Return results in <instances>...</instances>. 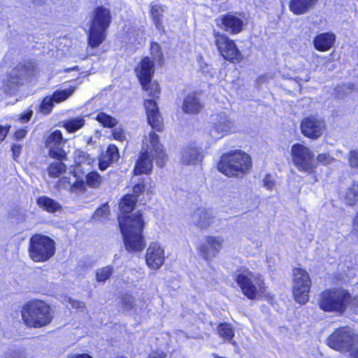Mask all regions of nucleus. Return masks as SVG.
Listing matches in <instances>:
<instances>
[{
  "mask_svg": "<svg viewBox=\"0 0 358 358\" xmlns=\"http://www.w3.org/2000/svg\"><path fill=\"white\" fill-rule=\"evenodd\" d=\"M136 201L133 195H124L120 202V210L123 215H119L118 222L123 237L124 244L129 252H141L145 247L143 236L145 222L143 215L137 211L130 213L134 208Z\"/></svg>",
  "mask_w": 358,
  "mask_h": 358,
  "instance_id": "f257e3e1",
  "label": "nucleus"
},
{
  "mask_svg": "<svg viewBox=\"0 0 358 358\" xmlns=\"http://www.w3.org/2000/svg\"><path fill=\"white\" fill-rule=\"evenodd\" d=\"M156 159L157 165L164 166L166 155L159 141V136L150 132L145 137L140 156L134 169V175L150 174L152 169V161Z\"/></svg>",
  "mask_w": 358,
  "mask_h": 358,
  "instance_id": "f03ea898",
  "label": "nucleus"
},
{
  "mask_svg": "<svg viewBox=\"0 0 358 358\" xmlns=\"http://www.w3.org/2000/svg\"><path fill=\"white\" fill-rule=\"evenodd\" d=\"M111 21L112 15L108 8L100 6L93 10L87 34L88 45L91 48L99 46L106 40Z\"/></svg>",
  "mask_w": 358,
  "mask_h": 358,
  "instance_id": "7ed1b4c3",
  "label": "nucleus"
},
{
  "mask_svg": "<svg viewBox=\"0 0 358 358\" xmlns=\"http://www.w3.org/2000/svg\"><path fill=\"white\" fill-rule=\"evenodd\" d=\"M250 167V156L241 150L223 154L217 164L219 171L227 176L244 174Z\"/></svg>",
  "mask_w": 358,
  "mask_h": 358,
  "instance_id": "20e7f679",
  "label": "nucleus"
},
{
  "mask_svg": "<svg viewBox=\"0 0 358 358\" xmlns=\"http://www.w3.org/2000/svg\"><path fill=\"white\" fill-rule=\"evenodd\" d=\"M22 317L29 327L40 328L50 324L52 319L50 307L42 301L26 304L22 310Z\"/></svg>",
  "mask_w": 358,
  "mask_h": 358,
  "instance_id": "39448f33",
  "label": "nucleus"
},
{
  "mask_svg": "<svg viewBox=\"0 0 358 358\" xmlns=\"http://www.w3.org/2000/svg\"><path fill=\"white\" fill-rule=\"evenodd\" d=\"M234 280L243 294L250 299H255L264 292V283L262 276L248 268L238 269L234 274Z\"/></svg>",
  "mask_w": 358,
  "mask_h": 358,
  "instance_id": "423d86ee",
  "label": "nucleus"
},
{
  "mask_svg": "<svg viewBox=\"0 0 358 358\" xmlns=\"http://www.w3.org/2000/svg\"><path fill=\"white\" fill-rule=\"evenodd\" d=\"M350 293L342 288L326 289L320 295L319 306L328 313H344L348 309Z\"/></svg>",
  "mask_w": 358,
  "mask_h": 358,
  "instance_id": "0eeeda50",
  "label": "nucleus"
},
{
  "mask_svg": "<svg viewBox=\"0 0 358 358\" xmlns=\"http://www.w3.org/2000/svg\"><path fill=\"white\" fill-rule=\"evenodd\" d=\"M55 252V241L48 236L36 234L30 238L29 253L36 262L50 259Z\"/></svg>",
  "mask_w": 358,
  "mask_h": 358,
  "instance_id": "6e6552de",
  "label": "nucleus"
},
{
  "mask_svg": "<svg viewBox=\"0 0 358 358\" xmlns=\"http://www.w3.org/2000/svg\"><path fill=\"white\" fill-rule=\"evenodd\" d=\"M34 66L31 62H20L8 74L3 85V92L13 95L22 86L34 71Z\"/></svg>",
  "mask_w": 358,
  "mask_h": 358,
  "instance_id": "1a4fd4ad",
  "label": "nucleus"
},
{
  "mask_svg": "<svg viewBox=\"0 0 358 358\" xmlns=\"http://www.w3.org/2000/svg\"><path fill=\"white\" fill-rule=\"evenodd\" d=\"M291 155L294 166L299 171L310 173L317 168L313 152L303 144H294Z\"/></svg>",
  "mask_w": 358,
  "mask_h": 358,
  "instance_id": "9d476101",
  "label": "nucleus"
},
{
  "mask_svg": "<svg viewBox=\"0 0 358 358\" xmlns=\"http://www.w3.org/2000/svg\"><path fill=\"white\" fill-rule=\"evenodd\" d=\"M358 335L349 327L336 329L327 339V344L331 348L341 352H347Z\"/></svg>",
  "mask_w": 358,
  "mask_h": 358,
  "instance_id": "9b49d317",
  "label": "nucleus"
},
{
  "mask_svg": "<svg viewBox=\"0 0 358 358\" xmlns=\"http://www.w3.org/2000/svg\"><path fill=\"white\" fill-rule=\"evenodd\" d=\"M210 136L215 139L224 137L237 130V126L226 113L221 112L210 117Z\"/></svg>",
  "mask_w": 358,
  "mask_h": 358,
  "instance_id": "f8f14e48",
  "label": "nucleus"
},
{
  "mask_svg": "<svg viewBox=\"0 0 358 358\" xmlns=\"http://www.w3.org/2000/svg\"><path fill=\"white\" fill-rule=\"evenodd\" d=\"M293 276V294L295 300L301 304H304L309 299L308 293L311 285L309 275L306 271L295 268Z\"/></svg>",
  "mask_w": 358,
  "mask_h": 358,
  "instance_id": "ddd939ff",
  "label": "nucleus"
},
{
  "mask_svg": "<svg viewBox=\"0 0 358 358\" xmlns=\"http://www.w3.org/2000/svg\"><path fill=\"white\" fill-rule=\"evenodd\" d=\"M215 45L220 55L227 60L231 62H239L242 55L234 41L220 32L214 31Z\"/></svg>",
  "mask_w": 358,
  "mask_h": 358,
  "instance_id": "4468645a",
  "label": "nucleus"
},
{
  "mask_svg": "<svg viewBox=\"0 0 358 358\" xmlns=\"http://www.w3.org/2000/svg\"><path fill=\"white\" fill-rule=\"evenodd\" d=\"M326 129L325 122L315 115L304 117L301 122L302 134L313 140L320 138Z\"/></svg>",
  "mask_w": 358,
  "mask_h": 358,
  "instance_id": "2eb2a0df",
  "label": "nucleus"
},
{
  "mask_svg": "<svg viewBox=\"0 0 358 358\" xmlns=\"http://www.w3.org/2000/svg\"><path fill=\"white\" fill-rule=\"evenodd\" d=\"M65 143L62 132L55 130L47 137L45 146L49 150V155L57 159H66V152L63 150Z\"/></svg>",
  "mask_w": 358,
  "mask_h": 358,
  "instance_id": "dca6fc26",
  "label": "nucleus"
},
{
  "mask_svg": "<svg viewBox=\"0 0 358 358\" xmlns=\"http://www.w3.org/2000/svg\"><path fill=\"white\" fill-rule=\"evenodd\" d=\"M164 250L159 243L152 242L146 250L145 261L151 269H159L164 263Z\"/></svg>",
  "mask_w": 358,
  "mask_h": 358,
  "instance_id": "f3484780",
  "label": "nucleus"
},
{
  "mask_svg": "<svg viewBox=\"0 0 358 358\" xmlns=\"http://www.w3.org/2000/svg\"><path fill=\"white\" fill-rule=\"evenodd\" d=\"M224 240L220 236H208L206 241L200 245L199 250L206 260H211L216 257L223 246Z\"/></svg>",
  "mask_w": 358,
  "mask_h": 358,
  "instance_id": "a211bd4d",
  "label": "nucleus"
},
{
  "mask_svg": "<svg viewBox=\"0 0 358 358\" xmlns=\"http://www.w3.org/2000/svg\"><path fill=\"white\" fill-rule=\"evenodd\" d=\"M216 23L217 27L232 34L241 32L243 26V20L232 14L220 15Z\"/></svg>",
  "mask_w": 358,
  "mask_h": 358,
  "instance_id": "6ab92c4d",
  "label": "nucleus"
},
{
  "mask_svg": "<svg viewBox=\"0 0 358 358\" xmlns=\"http://www.w3.org/2000/svg\"><path fill=\"white\" fill-rule=\"evenodd\" d=\"M214 217V213L212 210L199 207L192 213L189 222L201 229H206L213 222Z\"/></svg>",
  "mask_w": 358,
  "mask_h": 358,
  "instance_id": "aec40b11",
  "label": "nucleus"
},
{
  "mask_svg": "<svg viewBox=\"0 0 358 358\" xmlns=\"http://www.w3.org/2000/svg\"><path fill=\"white\" fill-rule=\"evenodd\" d=\"M136 72L143 89H147L146 84L151 81L155 72V64L148 57H145L136 69Z\"/></svg>",
  "mask_w": 358,
  "mask_h": 358,
  "instance_id": "412c9836",
  "label": "nucleus"
},
{
  "mask_svg": "<svg viewBox=\"0 0 358 358\" xmlns=\"http://www.w3.org/2000/svg\"><path fill=\"white\" fill-rule=\"evenodd\" d=\"M144 105L149 124L157 131H161L163 129V122L155 100L154 99H147L145 101Z\"/></svg>",
  "mask_w": 358,
  "mask_h": 358,
  "instance_id": "4be33fe9",
  "label": "nucleus"
},
{
  "mask_svg": "<svg viewBox=\"0 0 358 358\" xmlns=\"http://www.w3.org/2000/svg\"><path fill=\"white\" fill-rule=\"evenodd\" d=\"M202 158L203 155L199 148L187 146L181 152L180 161L185 165H195L201 162Z\"/></svg>",
  "mask_w": 358,
  "mask_h": 358,
  "instance_id": "5701e85b",
  "label": "nucleus"
},
{
  "mask_svg": "<svg viewBox=\"0 0 358 358\" xmlns=\"http://www.w3.org/2000/svg\"><path fill=\"white\" fill-rule=\"evenodd\" d=\"M120 158L118 149L115 145H110L106 152L99 159V166L102 171L106 170L111 164L117 162Z\"/></svg>",
  "mask_w": 358,
  "mask_h": 358,
  "instance_id": "b1692460",
  "label": "nucleus"
},
{
  "mask_svg": "<svg viewBox=\"0 0 358 358\" xmlns=\"http://www.w3.org/2000/svg\"><path fill=\"white\" fill-rule=\"evenodd\" d=\"M203 108V103L196 94H188L184 99L182 110L188 114H196L201 111Z\"/></svg>",
  "mask_w": 358,
  "mask_h": 358,
  "instance_id": "393cba45",
  "label": "nucleus"
},
{
  "mask_svg": "<svg viewBox=\"0 0 358 358\" xmlns=\"http://www.w3.org/2000/svg\"><path fill=\"white\" fill-rule=\"evenodd\" d=\"M318 0H291L289 10L295 15L307 13L314 8Z\"/></svg>",
  "mask_w": 358,
  "mask_h": 358,
  "instance_id": "a878e982",
  "label": "nucleus"
},
{
  "mask_svg": "<svg viewBox=\"0 0 358 358\" xmlns=\"http://www.w3.org/2000/svg\"><path fill=\"white\" fill-rule=\"evenodd\" d=\"M336 36L329 32L322 33L316 36L313 41L316 50L324 52L329 50L334 44Z\"/></svg>",
  "mask_w": 358,
  "mask_h": 358,
  "instance_id": "bb28decb",
  "label": "nucleus"
},
{
  "mask_svg": "<svg viewBox=\"0 0 358 358\" xmlns=\"http://www.w3.org/2000/svg\"><path fill=\"white\" fill-rule=\"evenodd\" d=\"M150 8L151 19L156 29L160 31L164 32L163 18L166 7L162 4L151 3Z\"/></svg>",
  "mask_w": 358,
  "mask_h": 358,
  "instance_id": "cd10ccee",
  "label": "nucleus"
},
{
  "mask_svg": "<svg viewBox=\"0 0 358 358\" xmlns=\"http://www.w3.org/2000/svg\"><path fill=\"white\" fill-rule=\"evenodd\" d=\"M58 182L59 186H63L64 188H69L73 193H83L86 189L85 182L82 180H76L72 183L70 178L63 177L59 179Z\"/></svg>",
  "mask_w": 358,
  "mask_h": 358,
  "instance_id": "c85d7f7f",
  "label": "nucleus"
},
{
  "mask_svg": "<svg viewBox=\"0 0 358 358\" xmlns=\"http://www.w3.org/2000/svg\"><path fill=\"white\" fill-rule=\"evenodd\" d=\"M36 203L44 210L52 213L62 209V206L60 203L46 196L38 197L36 200Z\"/></svg>",
  "mask_w": 358,
  "mask_h": 358,
  "instance_id": "c756f323",
  "label": "nucleus"
},
{
  "mask_svg": "<svg viewBox=\"0 0 358 358\" xmlns=\"http://www.w3.org/2000/svg\"><path fill=\"white\" fill-rule=\"evenodd\" d=\"M219 336L225 341H227L236 346V342L233 340L235 333L234 329L229 323L224 322L218 325L217 329Z\"/></svg>",
  "mask_w": 358,
  "mask_h": 358,
  "instance_id": "7c9ffc66",
  "label": "nucleus"
},
{
  "mask_svg": "<svg viewBox=\"0 0 358 358\" xmlns=\"http://www.w3.org/2000/svg\"><path fill=\"white\" fill-rule=\"evenodd\" d=\"M74 159L76 164L78 167L82 165L90 166L94 162L93 158H91L87 152L82 150H76L75 152Z\"/></svg>",
  "mask_w": 358,
  "mask_h": 358,
  "instance_id": "2f4dec72",
  "label": "nucleus"
},
{
  "mask_svg": "<svg viewBox=\"0 0 358 358\" xmlns=\"http://www.w3.org/2000/svg\"><path fill=\"white\" fill-rule=\"evenodd\" d=\"M63 159L52 163L48 167V174L50 177L58 178L66 171V166L62 162Z\"/></svg>",
  "mask_w": 358,
  "mask_h": 358,
  "instance_id": "473e14b6",
  "label": "nucleus"
},
{
  "mask_svg": "<svg viewBox=\"0 0 358 358\" xmlns=\"http://www.w3.org/2000/svg\"><path fill=\"white\" fill-rule=\"evenodd\" d=\"M84 124L85 120L83 117H78L66 120L64 122V127L69 132H75L83 127Z\"/></svg>",
  "mask_w": 358,
  "mask_h": 358,
  "instance_id": "72a5a7b5",
  "label": "nucleus"
},
{
  "mask_svg": "<svg viewBox=\"0 0 358 358\" xmlns=\"http://www.w3.org/2000/svg\"><path fill=\"white\" fill-rule=\"evenodd\" d=\"M74 91V87H70L69 89L62 90H56L51 96L52 97L55 103H59L66 100L70 96L72 95Z\"/></svg>",
  "mask_w": 358,
  "mask_h": 358,
  "instance_id": "f704fd0d",
  "label": "nucleus"
},
{
  "mask_svg": "<svg viewBox=\"0 0 358 358\" xmlns=\"http://www.w3.org/2000/svg\"><path fill=\"white\" fill-rule=\"evenodd\" d=\"M96 120L106 127H113L117 124L115 118L103 112L97 114Z\"/></svg>",
  "mask_w": 358,
  "mask_h": 358,
  "instance_id": "c9c22d12",
  "label": "nucleus"
},
{
  "mask_svg": "<svg viewBox=\"0 0 358 358\" xmlns=\"http://www.w3.org/2000/svg\"><path fill=\"white\" fill-rule=\"evenodd\" d=\"M101 181V176L96 171H91L86 176V184L92 188H97Z\"/></svg>",
  "mask_w": 358,
  "mask_h": 358,
  "instance_id": "e433bc0d",
  "label": "nucleus"
},
{
  "mask_svg": "<svg viewBox=\"0 0 358 358\" xmlns=\"http://www.w3.org/2000/svg\"><path fill=\"white\" fill-rule=\"evenodd\" d=\"M113 273V268L107 266L98 269L96 272V279L99 282H105Z\"/></svg>",
  "mask_w": 358,
  "mask_h": 358,
  "instance_id": "4c0bfd02",
  "label": "nucleus"
},
{
  "mask_svg": "<svg viewBox=\"0 0 358 358\" xmlns=\"http://www.w3.org/2000/svg\"><path fill=\"white\" fill-rule=\"evenodd\" d=\"M54 100L51 96H45L39 106V111L44 115L49 114L54 106Z\"/></svg>",
  "mask_w": 358,
  "mask_h": 358,
  "instance_id": "58836bf2",
  "label": "nucleus"
},
{
  "mask_svg": "<svg viewBox=\"0 0 358 358\" xmlns=\"http://www.w3.org/2000/svg\"><path fill=\"white\" fill-rule=\"evenodd\" d=\"M147 89H143L145 91L148 92V95L150 96H152L154 99L159 97V94L160 92V89L159 84L155 81L151 82L149 81L146 84Z\"/></svg>",
  "mask_w": 358,
  "mask_h": 358,
  "instance_id": "ea45409f",
  "label": "nucleus"
},
{
  "mask_svg": "<svg viewBox=\"0 0 358 358\" xmlns=\"http://www.w3.org/2000/svg\"><path fill=\"white\" fill-rule=\"evenodd\" d=\"M334 161V157H333L329 153H320L317 156L315 162L317 163V166L318 164L327 166Z\"/></svg>",
  "mask_w": 358,
  "mask_h": 358,
  "instance_id": "a19ab883",
  "label": "nucleus"
},
{
  "mask_svg": "<svg viewBox=\"0 0 358 358\" xmlns=\"http://www.w3.org/2000/svg\"><path fill=\"white\" fill-rule=\"evenodd\" d=\"M110 209L107 203L103 204L99 208L94 214V219L105 218L109 214Z\"/></svg>",
  "mask_w": 358,
  "mask_h": 358,
  "instance_id": "79ce46f5",
  "label": "nucleus"
},
{
  "mask_svg": "<svg viewBox=\"0 0 358 358\" xmlns=\"http://www.w3.org/2000/svg\"><path fill=\"white\" fill-rule=\"evenodd\" d=\"M151 55L156 61H161L162 59V53L160 50L159 45L157 43H152L150 46Z\"/></svg>",
  "mask_w": 358,
  "mask_h": 358,
  "instance_id": "37998d69",
  "label": "nucleus"
},
{
  "mask_svg": "<svg viewBox=\"0 0 358 358\" xmlns=\"http://www.w3.org/2000/svg\"><path fill=\"white\" fill-rule=\"evenodd\" d=\"M348 308H350L352 313L358 314V296H352L350 294V297L348 300Z\"/></svg>",
  "mask_w": 358,
  "mask_h": 358,
  "instance_id": "c03bdc74",
  "label": "nucleus"
},
{
  "mask_svg": "<svg viewBox=\"0 0 358 358\" xmlns=\"http://www.w3.org/2000/svg\"><path fill=\"white\" fill-rule=\"evenodd\" d=\"M122 303L125 311L131 310L135 305L134 299L131 296H125L122 299Z\"/></svg>",
  "mask_w": 358,
  "mask_h": 358,
  "instance_id": "a18cd8bd",
  "label": "nucleus"
},
{
  "mask_svg": "<svg viewBox=\"0 0 358 358\" xmlns=\"http://www.w3.org/2000/svg\"><path fill=\"white\" fill-rule=\"evenodd\" d=\"M145 188V185L144 183V181H141L134 186L133 194L131 195L134 196L136 201H137V198L138 197V196L144 192Z\"/></svg>",
  "mask_w": 358,
  "mask_h": 358,
  "instance_id": "49530a36",
  "label": "nucleus"
},
{
  "mask_svg": "<svg viewBox=\"0 0 358 358\" xmlns=\"http://www.w3.org/2000/svg\"><path fill=\"white\" fill-rule=\"evenodd\" d=\"M354 90V85L352 84H349L347 85H343V87H338L336 88V91L338 94V96L343 97L344 94H347L348 93L352 92Z\"/></svg>",
  "mask_w": 358,
  "mask_h": 358,
  "instance_id": "de8ad7c7",
  "label": "nucleus"
},
{
  "mask_svg": "<svg viewBox=\"0 0 358 358\" xmlns=\"http://www.w3.org/2000/svg\"><path fill=\"white\" fill-rule=\"evenodd\" d=\"M113 136L115 140H117L120 141H124L126 140V136L124 133V129L120 127H117L113 129Z\"/></svg>",
  "mask_w": 358,
  "mask_h": 358,
  "instance_id": "09e8293b",
  "label": "nucleus"
},
{
  "mask_svg": "<svg viewBox=\"0 0 358 358\" xmlns=\"http://www.w3.org/2000/svg\"><path fill=\"white\" fill-rule=\"evenodd\" d=\"M349 163L351 167L358 168V152L355 150L350 151L349 154Z\"/></svg>",
  "mask_w": 358,
  "mask_h": 358,
  "instance_id": "8fccbe9b",
  "label": "nucleus"
},
{
  "mask_svg": "<svg viewBox=\"0 0 358 358\" xmlns=\"http://www.w3.org/2000/svg\"><path fill=\"white\" fill-rule=\"evenodd\" d=\"M347 352H349V355L350 358H358V336L356 338V341L352 343V345L350 346Z\"/></svg>",
  "mask_w": 358,
  "mask_h": 358,
  "instance_id": "3c124183",
  "label": "nucleus"
},
{
  "mask_svg": "<svg viewBox=\"0 0 358 358\" xmlns=\"http://www.w3.org/2000/svg\"><path fill=\"white\" fill-rule=\"evenodd\" d=\"M275 182L271 176H266L264 179V186L267 189L271 190L274 187Z\"/></svg>",
  "mask_w": 358,
  "mask_h": 358,
  "instance_id": "603ef678",
  "label": "nucleus"
},
{
  "mask_svg": "<svg viewBox=\"0 0 358 358\" xmlns=\"http://www.w3.org/2000/svg\"><path fill=\"white\" fill-rule=\"evenodd\" d=\"M22 146L20 145H13L12 146V152L13 154V158L16 160L21 153Z\"/></svg>",
  "mask_w": 358,
  "mask_h": 358,
  "instance_id": "864d4df0",
  "label": "nucleus"
},
{
  "mask_svg": "<svg viewBox=\"0 0 358 358\" xmlns=\"http://www.w3.org/2000/svg\"><path fill=\"white\" fill-rule=\"evenodd\" d=\"M32 114H33V112H32V110H30L27 111V113L22 114L20 115V120L22 123L27 122L31 119Z\"/></svg>",
  "mask_w": 358,
  "mask_h": 358,
  "instance_id": "5fc2aeb1",
  "label": "nucleus"
},
{
  "mask_svg": "<svg viewBox=\"0 0 358 358\" xmlns=\"http://www.w3.org/2000/svg\"><path fill=\"white\" fill-rule=\"evenodd\" d=\"M27 134V131L25 129H19L15 133V138L17 141H20L25 137Z\"/></svg>",
  "mask_w": 358,
  "mask_h": 358,
  "instance_id": "6e6d98bb",
  "label": "nucleus"
},
{
  "mask_svg": "<svg viewBox=\"0 0 358 358\" xmlns=\"http://www.w3.org/2000/svg\"><path fill=\"white\" fill-rule=\"evenodd\" d=\"M166 355L162 352L155 351L150 353L148 358H166Z\"/></svg>",
  "mask_w": 358,
  "mask_h": 358,
  "instance_id": "4d7b16f0",
  "label": "nucleus"
},
{
  "mask_svg": "<svg viewBox=\"0 0 358 358\" xmlns=\"http://www.w3.org/2000/svg\"><path fill=\"white\" fill-rule=\"evenodd\" d=\"M8 131V127L0 124V142L3 141Z\"/></svg>",
  "mask_w": 358,
  "mask_h": 358,
  "instance_id": "13d9d810",
  "label": "nucleus"
},
{
  "mask_svg": "<svg viewBox=\"0 0 358 358\" xmlns=\"http://www.w3.org/2000/svg\"><path fill=\"white\" fill-rule=\"evenodd\" d=\"M72 306L75 308L79 309V310H83L85 308V306L84 303L78 301H73L71 302Z\"/></svg>",
  "mask_w": 358,
  "mask_h": 358,
  "instance_id": "bf43d9fd",
  "label": "nucleus"
},
{
  "mask_svg": "<svg viewBox=\"0 0 358 358\" xmlns=\"http://www.w3.org/2000/svg\"><path fill=\"white\" fill-rule=\"evenodd\" d=\"M69 358H92V357L87 354H78V355H72Z\"/></svg>",
  "mask_w": 358,
  "mask_h": 358,
  "instance_id": "052dcab7",
  "label": "nucleus"
},
{
  "mask_svg": "<svg viewBox=\"0 0 358 358\" xmlns=\"http://www.w3.org/2000/svg\"><path fill=\"white\" fill-rule=\"evenodd\" d=\"M303 80H305L306 82L308 81L309 80V77L307 76Z\"/></svg>",
  "mask_w": 358,
  "mask_h": 358,
  "instance_id": "680f3d73",
  "label": "nucleus"
},
{
  "mask_svg": "<svg viewBox=\"0 0 358 358\" xmlns=\"http://www.w3.org/2000/svg\"><path fill=\"white\" fill-rule=\"evenodd\" d=\"M296 80H297V81H298L299 80H302V79H301V78H296Z\"/></svg>",
  "mask_w": 358,
  "mask_h": 358,
  "instance_id": "e2e57ef3",
  "label": "nucleus"
},
{
  "mask_svg": "<svg viewBox=\"0 0 358 358\" xmlns=\"http://www.w3.org/2000/svg\"><path fill=\"white\" fill-rule=\"evenodd\" d=\"M15 358H20V357H19V356H17V357H15Z\"/></svg>",
  "mask_w": 358,
  "mask_h": 358,
  "instance_id": "0e129e2a",
  "label": "nucleus"
},
{
  "mask_svg": "<svg viewBox=\"0 0 358 358\" xmlns=\"http://www.w3.org/2000/svg\"><path fill=\"white\" fill-rule=\"evenodd\" d=\"M34 2H35V0H34Z\"/></svg>",
  "mask_w": 358,
  "mask_h": 358,
  "instance_id": "69168bd1",
  "label": "nucleus"
}]
</instances>
